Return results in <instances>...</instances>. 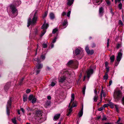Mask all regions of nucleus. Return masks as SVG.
I'll use <instances>...</instances> for the list:
<instances>
[{
    "label": "nucleus",
    "instance_id": "obj_29",
    "mask_svg": "<svg viewBox=\"0 0 124 124\" xmlns=\"http://www.w3.org/2000/svg\"><path fill=\"white\" fill-rule=\"evenodd\" d=\"M98 96L97 95H95L93 99L94 101L96 102L98 100Z\"/></svg>",
    "mask_w": 124,
    "mask_h": 124
},
{
    "label": "nucleus",
    "instance_id": "obj_13",
    "mask_svg": "<svg viewBox=\"0 0 124 124\" xmlns=\"http://www.w3.org/2000/svg\"><path fill=\"white\" fill-rule=\"evenodd\" d=\"M122 56V54L121 52H119L116 57V60L118 62H119L121 60Z\"/></svg>",
    "mask_w": 124,
    "mask_h": 124
},
{
    "label": "nucleus",
    "instance_id": "obj_60",
    "mask_svg": "<svg viewBox=\"0 0 124 124\" xmlns=\"http://www.w3.org/2000/svg\"><path fill=\"white\" fill-rule=\"evenodd\" d=\"M94 93L95 94V95H97V91L96 90H94Z\"/></svg>",
    "mask_w": 124,
    "mask_h": 124
},
{
    "label": "nucleus",
    "instance_id": "obj_23",
    "mask_svg": "<svg viewBox=\"0 0 124 124\" xmlns=\"http://www.w3.org/2000/svg\"><path fill=\"white\" fill-rule=\"evenodd\" d=\"M34 35H36L38 34V30L36 28H35L32 31Z\"/></svg>",
    "mask_w": 124,
    "mask_h": 124
},
{
    "label": "nucleus",
    "instance_id": "obj_11",
    "mask_svg": "<svg viewBox=\"0 0 124 124\" xmlns=\"http://www.w3.org/2000/svg\"><path fill=\"white\" fill-rule=\"evenodd\" d=\"M85 50L87 53L88 54H92L94 53L93 50H92L90 51L88 47L87 46L85 48Z\"/></svg>",
    "mask_w": 124,
    "mask_h": 124
},
{
    "label": "nucleus",
    "instance_id": "obj_39",
    "mask_svg": "<svg viewBox=\"0 0 124 124\" xmlns=\"http://www.w3.org/2000/svg\"><path fill=\"white\" fill-rule=\"evenodd\" d=\"M42 46L43 47L45 48H46L47 47V45L46 44H42Z\"/></svg>",
    "mask_w": 124,
    "mask_h": 124
},
{
    "label": "nucleus",
    "instance_id": "obj_15",
    "mask_svg": "<svg viewBox=\"0 0 124 124\" xmlns=\"http://www.w3.org/2000/svg\"><path fill=\"white\" fill-rule=\"evenodd\" d=\"M83 105L82 104V108L81 110L78 113V115L80 117L82 116L83 115Z\"/></svg>",
    "mask_w": 124,
    "mask_h": 124
},
{
    "label": "nucleus",
    "instance_id": "obj_51",
    "mask_svg": "<svg viewBox=\"0 0 124 124\" xmlns=\"http://www.w3.org/2000/svg\"><path fill=\"white\" fill-rule=\"evenodd\" d=\"M122 104L124 105V96L122 98Z\"/></svg>",
    "mask_w": 124,
    "mask_h": 124
},
{
    "label": "nucleus",
    "instance_id": "obj_12",
    "mask_svg": "<svg viewBox=\"0 0 124 124\" xmlns=\"http://www.w3.org/2000/svg\"><path fill=\"white\" fill-rule=\"evenodd\" d=\"M21 3L20 0H14L12 4L14 6H18L20 5Z\"/></svg>",
    "mask_w": 124,
    "mask_h": 124
},
{
    "label": "nucleus",
    "instance_id": "obj_58",
    "mask_svg": "<svg viewBox=\"0 0 124 124\" xmlns=\"http://www.w3.org/2000/svg\"><path fill=\"white\" fill-rule=\"evenodd\" d=\"M47 99L48 100H50L51 99V97L50 96H48L47 97Z\"/></svg>",
    "mask_w": 124,
    "mask_h": 124
},
{
    "label": "nucleus",
    "instance_id": "obj_43",
    "mask_svg": "<svg viewBox=\"0 0 124 124\" xmlns=\"http://www.w3.org/2000/svg\"><path fill=\"white\" fill-rule=\"evenodd\" d=\"M66 15V13L65 12H63L61 14V16H64Z\"/></svg>",
    "mask_w": 124,
    "mask_h": 124
},
{
    "label": "nucleus",
    "instance_id": "obj_62",
    "mask_svg": "<svg viewBox=\"0 0 124 124\" xmlns=\"http://www.w3.org/2000/svg\"><path fill=\"white\" fill-rule=\"evenodd\" d=\"M82 76V74L81 73V74H80V75L79 76V80L81 78Z\"/></svg>",
    "mask_w": 124,
    "mask_h": 124
},
{
    "label": "nucleus",
    "instance_id": "obj_52",
    "mask_svg": "<svg viewBox=\"0 0 124 124\" xmlns=\"http://www.w3.org/2000/svg\"><path fill=\"white\" fill-rule=\"evenodd\" d=\"M107 4L108 5H109L110 4V1L109 0H107L106 1Z\"/></svg>",
    "mask_w": 124,
    "mask_h": 124
},
{
    "label": "nucleus",
    "instance_id": "obj_10",
    "mask_svg": "<svg viewBox=\"0 0 124 124\" xmlns=\"http://www.w3.org/2000/svg\"><path fill=\"white\" fill-rule=\"evenodd\" d=\"M93 72V69L88 70L86 71L87 77L88 79H89L91 75H92Z\"/></svg>",
    "mask_w": 124,
    "mask_h": 124
},
{
    "label": "nucleus",
    "instance_id": "obj_22",
    "mask_svg": "<svg viewBox=\"0 0 124 124\" xmlns=\"http://www.w3.org/2000/svg\"><path fill=\"white\" fill-rule=\"evenodd\" d=\"M74 0H68L67 4L69 6H71L73 3Z\"/></svg>",
    "mask_w": 124,
    "mask_h": 124
},
{
    "label": "nucleus",
    "instance_id": "obj_18",
    "mask_svg": "<svg viewBox=\"0 0 124 124\" xmlns=\"http://www.w3.org/2000/svg\"><path fill=\"white\" fill-rule=\"evenodd\" d=\"M103 8L102 7H101L99 8V15L101 16L102 15L103 13Z\"/></svg>",
    "mask_w": 124,
    "mask_h": 124
},
{
    "label": "nucleus",
    "instance_id": "obj_1",
    "mask_svg": "<svg viewBox=\"0 0 124 124\" xmlns=\"http://www.w3.org/2000/svg\"><path fill=\"white\" fill-rule=\"evenodd\" d=\"M42 111H37L36 114V119L39 123H41L45 120L46 117L43 115Z\"/></svg>",
    "mask_w": 124,
    "mask_h": 124
},
{
    "label": "nucleus",
    "instance_id": "obj_61",
    "mask_svg": "<svg viewBox=\"0 0 124 124\" xmlns=\"http://www.w3.org/2000/svg\"><path fill=\"white\" fill-rule=\"evenodd\" d=\"M105 65L106 67H107L108 65V62H106L105 63Z\"/></svg>",
    "mask_w": 124,
    "mask_h": 124
},
{
    "label": "nucleus",
    "instance_id": "obj_2",
    "mask_svg": "<svg viewBox=\"0 0 124 124\" xmlns=\"http://www.w3.org/2000/svg\"><path fill=\"white\" fill-rule=\"evenodd\" d=\"M37 13V11H36L34 13L32 20L31 17H30L29 18L27 22L28 27H29L30 25H34L36 24L38 19V15Z\"/></svg>",
    "mask_w": 124,
    "mask_h": 124
},
{
    "label": "nucleus",
    "instance_id": "obj_3",
    "mask_svg": "<svg viewBox=\"0 0 124 124\" xmlns=\"http://www.w3.org/2000/svg\"><path fill=\"white\" fill-rule=\"evenodd\" d=\"M10 11L11 16L12 17H15L17 15L18 11L15 6L11 4L10 6Z\"/></svg>",
    "mask_w": 124,
    "mask_h": 124
},
{
    "label": "nucleus",
    "instance_id": "obj_59",
    "mask_svg": "<svg viewBox=\"0 0 124 124\" xmlns=\"http://www.w3.org/2000/svg\"><path fill=\"white\" fill-rule=\"evenodd\" d=\"M101 116H98L97 117V119L98 120L99 119H100L101 118Z\"/></svg>",
    "mask_w": 124,
    "mask_h": 124
},
{
    "label": "nucleus",
    "instance_id": "obj_50",
    "mask_svg": "<svg viewBox=\"0 0 124 124\" xmlns=\"http://www.w3.org/2000/svg\"><path fill=\"white\" fill-rule=\"evenodd\" d=\"M31 91V90L30 89H28L26 90V93H29Z\"/></svg>",
    "mask_w": 124,
    "mask_h": 124
},
{
    "label": "nucleus",
    "instance_id": "obj_36",
    "mask_svg": "<svg viewBox=\"0 0 124 124\" xmlns=\"http://www.w3.org/2000/svg\"><path fill=\"white\" fill-rule=\"evenodd\" d=\"M73 62V61L72 60H71L69 61L67 63V64L69 65L72 64Z\"/></svg>",
    "mask_w": 124,
    "mask_h": 124
},
{
    "label": "nucleus",
    "instance_id": "obj_6",
    "mask_svg": "<svg viewBox=\"0 0 124 124\" xmlns=\"http://www.w3.org/2000/svg\"><path fill=\"white\" fill-rule=\"evenodd\" d=\"M48 24L47 23H46V21L44 22L41 27V29H43V31L42 32L40 36H42L45 33L46 31V30L48 27Z\"/></svg>",
    "mask_w": 124,
    "mask_h": 124
},
{
    "label": "nucleus",
    "instance_id": "obj_44",
    "mask_svg": "<svg viewBox=\"0 0 124 124\" xmlns=\"http://www.w3.org/2000/svg\"><path fill=\"white\" fill-rule=\"evenodd\" d=\"M47 12H46L43 15V18L46 17L47 15Z\"/></svg>",
    "mask_w": 124,
    "mask_h": 124
},
{
    "label": "nucleus",
    "instance_id": "obj_9",
    "mask_svg": "<svg viewBox=\"0 0 124 124\" xmlns=\"http://www.w3.org/2000/svg\"><path fill=\"white\" fill-rule=\"evenodd\" d=\"M29 100L31 101L32 100L31 103L34 104L36 103L37 100V99L33 97V95L31 94L29 96L28 98Z\"/></svg>",
    "mask_w": 124,
    "mask_h": 124
},
{
    "label": "nucleus",
    "instance_id": "obj_16",
    "mask_svg": "<svg viewBox=\"0 0 124 124\" xmlns=\"http://www.w3.org/2000/svg\"><path fill=\"white\" fill-rule=\"evenodd\" d=\"M10 86V83L9 82L8 83L5 85L4 88L5 91L8 89Z\"/></svg>",
    "mask_w": 124,
    "mask_h": 124
},
{
    "label": "nucleus",
    "instance_id": "obj_25",
    "mask_svg": "<svg viewBox=\"0 0 124 124\" xmlns=\"http://www.w3.org/2000/svg\"><path fill=\"white\" fill-rule=\"evenodd\" d=\"M115 58V56L114 55H112L110 57V59L111 60L110 62H113L114 61Z\"/></svg>",
    "mask_w": 124,
    "mask_h": 124
},
{
    "label": "nucleus",
    "instance_id": "obj_33",
    "mask_svg": "<svg viewBox=\"0 0 124 124\" xmlns=\"http://www.w3.org/2000/svg\"><path fill=\"white\" fill-rule=\"evenodd\" d=\"M71 10H69L68 12H67V16L68 17H70L71 13Z\"/></svg>",
    "mask_w": 124,
    "mask_h": 124
},
{
    "label": "nucleus",
    "instance_id": "obj_7",
    "mask_svg": "<svg viewBox=\"0 0 124 124\" xmlns=\"http://www.w3.org/2000/svg\"><path fill=\"white\" fill-rule=\"evenodd\" d=\"M36 67L35 68L34 70L33 74L36 73V74H38L40 71V70L38 69H41L43 67V65L42 64H38L36 66Z\"/></svg>",
    "mask_w": 124,
    "mask_h": 124
},
{
    "label": "nucleus",
    "instance_id": "obj_35",
    "mask_svg": "<svg viewBox=\"0 0 124 124\" xmlns=\"http://www.w3.org/2000/svg\"><path fill=\"white\" fill-rule=\"evenodd\" d=\"M103 78L104 79L106 80L108 78V75L107 74H105Z\"/></svg>",
    "mask_w": 124,
    "mask_h": 124
},
{
    "label": "nucleus",
    "instance_id": "obj_57",
    "mask_svg": "<svg viewBox=\"0 0 124 124\" xmlns=\"http://www.w3.org/2000/svg\"><path fill=\"white\" fill-rule=\"evenodd\" d=\"M112 82V80H110L109 81V86H110L111 85Z\"/></svg>",
    "mask_w": 124,
    "mask_h": 124
},
{
    "label": "nucleus",
    "instance_id": "obj_4",
    "mask_svg": "<svg viewBox=\"0 0 124 124\" xmlns=\"http://www.w3.org/2000/svg\"><path fill=\"white\" fill-rule=\"evenodd\" d=\"M122 96V93L120 90L116 91L114 92L113 96L114 98L116 101L120 100Z\"/></svg>",
    "mask_w": 124,
    "mask_h": 124
},
{
    "label": "nucleus",
    "instance_id": "obj_40",
    "mask_svg": "<svg viewBox=\"0 0 124 124\" xmlns=\"http://www.w3.org/2000/svg\"><path fill=\"white\" fill-rule=\"evenodd\" d=\"M109 39H108L107 40V46L108 47L109 45Z\"/></svg>",
    "mask_w": 124,
    "mask_h": 124
},
{
    "label": "nucleus",
    "instance_id": "obj_46",
    "mask_svg": "<svg viewBox=\"0 0 124 124\" xmlns=\"http://www.w3.org/2000/svg\"><path fill=\"white\" fill-rule=\"evenodd\" d=\"M34 60L37 62L38 63L39 62L40 60L38 58H35L34 59Z\"/></svg>",
    "mask_w": 124,
    "mask_h": 124
},
{
    "label": "nucleus",
    "instance_id": "obj_45",
    "mask_svg": "<svg viewBox=\"0 0 124 124\" xmlns=\"http://www.w3.org/2000/svg\"><path fill=\"white\" fill-rule=\"evenodd\" d=\"M24 78H22V79L21 80H20L19 83V85H21L22 84V83L23 82V80Z\"/></svg>",
    "mask_w": 124,
    "mask_h": 124
},
{
    "label": "nucleus",
    "instance_id": "obj_21",
    "mask_svg": "<svg viewBox=\"0 0 124 124\" xmlns=\"http://www.w3.org/2000/svg\"><path fill=\"white\" fill-rule=\"evenodd\" d=\"M49 16L50 19L51 20L54 19L55 18L54 15L52 12L50 13Z\"/></svg>",
    "mask_w": 124,
    "mask_h": 124
},
{
    "label": "nucleus",
    "instance_id": "obj_28",
    "mask_svg": "<svg viewBox=\"0 0 124 124\" xmlns=\"http://www.w3.org/2000/svg\"><path fill=\"white\" fill-rule=\"evenodd\" d=\"M27 97L26 95L23 96V100L24 102L26 101H27Z\"/></svg>",
    "mask_w": 124,
    "mask_h": 124
},
{
    "label": "nucleus",
    "instance_id": "obj_5",
    "mask_svg": "<svg viewBox=\"0 0 124 124\" xmlns=\"http://www.w3.org/2000/svg\"><path fill=\"white\" fill-rule=\"evenodd\" d=\"M13 98L11 97L8 101L7 105V114L8 115L10 114L9 108L11 107V103L12 102Z\"/></svg>",
    "mask_w": 124,
    "mask_h": 124
},
{
    "label": "nucleus",
    "instance_id": "obj_31",
    "mask_svg": "<svg viewBox=\"0 0 124 124\" xmlns=\"http://www.w3.org/2000/svg\"><path fill=\"white\" fill-rule=\"evenodd\" d=\"M101 95H103V96L104 97H106V94L104 92L103 90L101 91Z\"/></svg>",
    "mask_w": 124,
    "mask_h": 124
},
{
    "label": "nucleus",
    "instance_id": "obj_27",
    "mask_svg": "<svg viewBox=\"0 0 124 124\" xmlns=\"http://www.w3.org/2000/svg\"><path fill=\"white\" fill-rule=\"evenodd\" d=\"M114 105H115L112 102H110L108 103L109 106H110L112 108H113Z\"/></svg>",
    "mask_w": 124,
    "mask_h": 124
},
{
    "label": "nucleus",
    "instance_id": "obj_56",
    "mask_svg": "<svg viewBox=\"0 0 124 124\" xmlns=\"http://www.w3.org/2000/svg\"><path fill=\"white\" fill-rule=\"evenodd\" d=\"M21 110L23 113H24V111L23 108H21Z\"/></svg>",
    "mask_w": 124,
    "mask_h": 124
},
{
    "label": "nucleus",
    "instance_id": "obj_55",
    "mask_svg": "<svg viewBox=\"0 0 124 124\" xmlns=\"http://www.w3.org/2000/svg\"><path fill=\"white\" fill-rule=\"evenodd\" d=\"M72 106L69 109V112H71L72 110Z\"/></svg>",
    "mask_w": 124,
    "mask_h": 124
},
{
    "label": "nucleus",
    "instance_id": "obj_63",
    "mask_svg": "<svg viewBox=\"0 0 124 124\" xmlns=\"http://www.w3.org/2000/svg\"><path fill=\"white\" fill-rule=\"evenodd\" d=\"M46 68L47 70H50V68L48 66Z\"/></svg>",
    "mask_w": 124,
    "mask_h": 124
},
{
    "label": "nucleus",
    "instance_id": "obj_17",
    "mask_svg": "<svg viewBox=\"0 0 124 124\" xmlns=\"http://www.w3.org/2000/svg\"><path fill=\"white\" fill-rule=\"evenodd\" d=\"M60 114L55 115L54 116L53 119L54 120L56 121L60 117Z\"/></svg>",
    "mask_w": 124,
    "mask_h": 124
},
{
    "label": "nucleus",
    "instance_id": "obj_19",
    "mask_svg": "<svg viewBox=\"0 0 124 124\" xmlns=\"http://www.w3.org/2000/svg\"><path fill=\"white\" fill-rule=\"evenodd\" d=\"M66 79V78L64 77H60L59 79V81L62 83Z\"/></svg>",
    "mask_w": 124,
    "mask_h": 124
},
{
    "label": "nucleus",
    "instance_id": "obj_48",
    "mask_svg": "<svg viewBox=\"0 0 124 124\" xmlns=\"http://www.w3.org/2000/svg\"><path fill=\"white\" fill-rule=\"evenodd\" d=\"M56 39H57V38L56 37H55V38L54 39H53V41L52 42V43H54L56 42Z\"/></svg>",
    "mask_w": 124,
    "mask_h": 124
},
{
    "label": "nucleus",
    "instance_id": "obj_38",
    "mask_svg": "<svg viewBox=\"0 0 124 124\" xmlns=\"http://www.w3.org/2000/svg\"><path fill=\"white\" fill-rule=\"evenodd\" d=\"M103 118L102 119V120L103 121V120H107V118L104 115H103Z\"/></svg>",
    "mask_w": 124,
    "mask_h": 124
},
{
    "label": "nucleus",
    "instance_id": "obj_41",
    "mask_svg": "<svg viewBox=\"0 0 124 124\" xmlns=\"http://www.w3.org/2000/svg\"><path fill=\"white\" fill-rule=\"evenodd\" d=\"M122 4L120 3L118 5V7L120 9H122Z\"/></svg>",
    "mask_w": 124,
    "mask_h": 124
},
{
    "label": "nucleus",
    "instance_id": "obj_26",
    "mask_svg": "<svg viewBox=\"0 0 124 124\" xmlns=\"http://www.w3.org/2000/svg\"><path fill=\"white\" fill-rule=\"evenodd\" d=\"M75 52L76 55H78L80 54V51L79 49L77 48Z\"/></svg>",
    "mask_w": 124,
    "mask_h": 124
},
{
    "label": "nucleus",
    "instance_id": "obj_53",
    "mask_svg": "<svg viewBox=\"0 0 124 124\" xmlns=\"http://www.w3.org/2000/svg\"><path fill=\"white\" fill-rule=\"evenodd\" d=\"M41 58L42 59L44 60L45 58V56L43 55H42L41 56Z\"/></svg>",
    "mask_w": 124,
    "mask_h": 124
},
{
    "label": "nucleus",
    "instance_id": "obj_24",
    "mask_svg": "<svg viewBox=\"0 0 124 124\" xmlns=\"http://www.w3.org/2000/svg\"><path fill=\"white\" fill-rule=\"evenodd\" d=\"M51 103V102L50 101H46L44 106L45 107H46L47 106H49Z\"/></svg>",
    "mask_w": 124,
    "mask_h": 124
},
{
    "label": "nucleus",
    "instance_id": "obj_49",
    "mask_svg": "<svg viewBox=\"0 0 124 124\" xmlns=\"http://www.w3.org/2000/svg\"><path fill=\"white\" fill-rule=\"evenodd\" d=\"M103 107H101L99 108L98 109V111H101L103 109Z\"/></svg>",
    "mask_w": 124,
    "mask_h": 124
},
{
    "label": "nucleus",
    "instance_id": "obj_32",
    "mask_svg": "<svg viewBox=\"0 0 124 124\" xmlns=\"http://www.w3.org/2000/svg\"><path fill=\"white\" fill-rule=\"evenodd\" d=\"M58 31V30L57 28H55L53 29L52 31V33L53 34H55Z\"/></svg>",
    "mask_w": 124,
    "mask_h": 124
},
{
    "label": "nucleus",
    "instance_id": "obj_37",
    "mask_svg": "<svg viewBox=\"0 0 124 124\" xmlns=\"http://www.w3.org/2000/svg\"><path fill=\"white\" fill-rule=\"evenodd\" d=\"M55 84H56L55 82H52L51 83V84H50V85L52 86H54L55 85Z\"/></svg>",
    "mask_w": 124,
    "mask_h": 124
},
{
    "label": "nucleus",
    "instance_id": "obj_8",
    "mask_svg": "<svg viewBox=\"0 0 124 124\" xmlns=\"http://www.w3.org/2000/svg\"><path fill=\"white\" fill-rule=\"evenodd\" d=\"M75 98V96L74 94L73 93H72L71 95V101L68 107H70V104L71 103L73 102V104L72 107H76L77 105L76 103V102H74L73 101L74 100Z\"/></svg>",
    "mask_w": 124,
    "mask_h": 124
},
{
    "label": "nucleus",
    "instance_id": "obj_54",
    "mask_svg": "<svg viewBox=\"0 0 124 124\" xmlns=\"http://www.w3.org/2000/svg\"><path fill=\"white\" fill-rule=\"evenodd\" d=\"M121 46V44H118L117 45L116 47L118 49L119 48L120 46Z\"/></svg>",
    "mask_w": 124,
    "mask_h": 124
},
{
    "label": "nucleus",
    "instance_id": "obj_47",
    "mask_svg": "<svg viewBox=\"0 0 124 124\" xmlns=\"http://www.w3.org/2000/svg\"><path fill=\"white\" fill-rule=\"evenodd\" d=\"M108 104H105L103 105V107L104 108H105L108 107Z\"/></svg>",
    "mask_w": 124,
    "mask_h": 124
},
{
    "label": "nucleus",
    "instance_id": "obj_64",
    "mask_svg": "<svg viewBox=\"0 0 124 124\" xmlns=\"http://www.w3.org/2000/svg\"><path fill=\"white\" fill-rule=\"evenodd\" d=\"M71 112H69L67 114V115L68 116H69Z\"/></svg>",
    "mask_w": 124,
    "mask_h": 124
},
{
    "label": "nucleus",
    "instance_id": "obj_20",
    "mask_svg": "<svg viewBox=\"0 0 124 124\" xmlns=\"http://www.w3.org/2000/svg\"><path fill=\"white\" fill-rule=\"evenodd\" d=\"M68 25L67 22V21L64 20L62 24L63 28H65Z\"/></svg>",
    "mask_w": 124,
    "mask_h": 124
},
{
    "label": "nucleus",
    "instance_id": "obj_14",
    "mask_svg": "<svg viewBox=\"0 0 124 124\" xmlns=\"http://www.w3.org/2000/svg\"><path fill=\"white\" fill-rule=\"evenodd\" d=\"M102 1V0H94L93 3L95 5H98L100 4Z\"/></svg>",
    "mask_w": 124,
    "mask_h": 124
},
{
    "label": "nucleus",
    "instance_id": "obj_30",
    "mask_svg": "<svg viewBox=\"0 0 124 124\" xmlns=\"http://www.w3.org/2000/svg\"><path fill=\"white\" fill-rule=\"evenodd\" d=\"M11 120L12 122L14 124H16V118L15 117H14Z\"/></svg>",
    "mask_w": 124,
    "mask_h": 124
},
{
    "label": "nucleus",
    "instance_id": "obj_34",
    "mask_svg": "<svg viewBox=\"0 0 124 124\" xmlns=\"http://www.w3.org/2000/svg\"><path fill=\"white\" fill-rule=\"evenodd\" d=\"M86 87L85 86H84L82 90V92L84 94H85V91Z\"/></svg>",
    "mask_w": 124,
    "mask_h": 124
},
{
    "label": "nucleus",
    "instance_id": "obj_42",
    "mask_svg": "<svg viewBox=\"0 0 124 124\" xmlns=\"http://www.w3.org/2000/svg\"><path fill=\"white\" fill-rule=\"evenodd\" d=\"M119 24H120L122 25H124L122 21L121 20H119Z\"/></svg>",
    "mask_w": 124,
    "mask_h": 124
}]
</instances>
